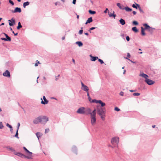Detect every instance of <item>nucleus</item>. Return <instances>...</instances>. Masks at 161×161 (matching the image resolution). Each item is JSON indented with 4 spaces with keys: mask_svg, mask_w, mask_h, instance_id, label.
<instances>
[{
    "mask_svg": "<svg viewBox=\"0 0 161 161\" xmlns=\"http://www.w3.org/2000/svg\"><path fill=\"white\" fill-rule=\"evenodd\" d=\"M40 63V62L39 61H38V60H36V63L35 64V66H37L38 65V64H39Z\"/></svg>",
    "mask_w": 161,
    "mask_h": 161,
    "instance_id": "nucleus-43",
    "label": "nucleus"
},
{
    "mask_svg": "<svg viewBox=\"0 0 161 161\" xmlns=\"http://www.w3.org/2000/svg\"><path fill=\"white\" fill-rule=\"evenodd\" d=\"M85 108L81 107L79 108L77 111V113L80 114H85Z\"/></svg>",
    "mask_w": 161,
    "mask_h": 161,
    "instance_id": "nucleus-8",
    "label": "nucleus"
},
{
    "mask_svg": "<svg viewBox=\"0 0 161 161\" xmlns=\"http://www.w3.org/2000/svg\"><path fill=\"white\" fill-rule=\"evenodd\" d=\"M72 150L74 153H75L76 154H77V153H76L77 148L76 147L74 146H73L72 148Z\"/></svg>",
    "mask_w": 161,
    "mask_h": 161,
    "instance_id": "nucleus-31",
    "label": "nucleus"
},
{
    "mask_svg": "<svg viewBox=\"0 0 161 161\" xmlns=\"http://www.w3.org/2000/svg\"><path fill=\"white\" fill-rule=\"evenodd\" d=\"M76 0H73L72 3L73 4H75L76 3Z\"/></svg>",
    "mask_w": 161,
    "mask_h": 161,
    "instance_id": "nucleus-58",
    "label": "nucleus"
},
{
    "mask_svg": "<svg viewBox=\"0 0 161 161\" xmlns=\"http://www.w3.org/2000/svg\"><path fill=\"white\" fill-rule=\"evenodd\" d=\"M85 114L86 115L90 114L91 115V110L90 108H87L86 109H85Z\"/></svg>",
    "mask_w": 161,
    "mask_h": 161,
    "instance_id": "nucleus-15",
    "label": "nucleus"
},
{
    "mask_svg": "<svg viewBox=\"0 0 161 161\" xmlns=\"http://www.w3.org/2000/svg\"><path fill=\"white\" fill-rule=\"evenodd\" d=\"M81 29L80 30L79 32V34L80 35L82 34L83 32V30H82V27H81Z\"/></svg>",
    "mask_w": 161,
    "mask_h": 161,
    "instance_id": "nucleus-44",
    "label": "nucleus"
},
{
    "mask_svg": "<svg viewBox=\"0 0 161 161\" xmlns=\"http://www.w3.org/2000/svg\"><path fill=\"white\" fill-rule=\"evenodd\" d=\"M97 109H94L92 112H91V115L96 116V114Z\"/></svg>",
    "mask_w": 161,
    "mask_h": 161,
    "instance_id": "nucleus-30",
    "label": "nucleus"
},
{
    "mask_svg": "<svg viewBox=\"0 0 161 161\" xmlns=\"http://www.w3.org/2000/svg\"><path fill=\"white\" fill-rule=\"evenodd\" d=\"M126 40L127 41H129L130 40V37L129 36H127L126 37Z\"/></svg>",
    "mask_w": 161,
    "mask_h": 161,
    "instance_id": "nucleus-54",
    "label": "nucleus"
},
{
    "mask_svg": "<svg viewBox=\"0 0 161 161\" xmlns=\"http://www.w3.org/2000/svg\"><path fill=\"white\" fill-rule=\"evenodd\" d=\"M108 10V9L106 8L105 10L104 11V13H107V11Z\"/></svg>",
    "mask_w": 161,
    "mask_h": 161,
    "instance_id": "nucleus-61",
    "label": "nucleus"
},
{
    "mask_svg": "<svg viewBox=\"0 0 161 161\" xmlns=\"http://www.w3.org/2000/svg\"><path fill=\"white\" fill-rule=\"evenodd\" d=\"M49 131V129H46L45 130V133H48Z\"/></svg>",
    "mask_w": 161,
    "mask_h": 161,
    "instance_id": "nucleus-52",
    "label": "nucleus"
},
{
    "mask_svg": "<svg viewBox=\"0 0 161 161\" xmlns=\"http://www.w3.org/2000/svg\"><path fill=\"white\" fill-rule=\"evenodd\" d=\"M21 11V10L20 8L16 7L15 8L14 10H13L12 11V12L13 13H15L16 12L20 13Z\"/></svg>",
    "mask_w": 161,
    "mask_h": 161,
    "instance_id": "nucleus-16",
    "label": "nucleus"
},
{
    "mask_svg": "<svg viewBox=\"0 0 161 161\" xmlns=\"http://www.w3.org/2000/svg\"><path fill=\"white\" fill-rule=\"evenodd\" d=\"M119 22L120 24L122 25H124L125 24V20L122 19H120L119 20Z\"/></svg>",
    "mask_w": 161,
    "mask_h": 161,
    "instance_id": "nucleus-23",
    "label": "nucleus"
},
{
    "mask_svg": "<svg viewBox=\"0 0 161 161\" xmlns=\"http://www.w3.org/2000/svg\"><path fill=\"white\" fill-rule=\"evenodd\" d=\"M1 39L2 40H4V41H7V39H6L5 38H1Z\"/></svg>",
    "mask_w": 161,
    "mask_h": 161,
    "instance_id": "nucleus-55",
    "label": "nucleus"
},
{
    "mask_svg": "<svg viewBox=\"0 0 161 161\" xmlns=\"http://www.w3.org/2000/svg\"><path fill=\"white\" fill-rule=\"evenodd\" d=\"M41 122L42 124H45L48 121V118L45 116H41Z\"/></svg>",
    "mask_w": 161,
    "mask_h": 161,
    "instance_id": "nucleus-3",
    "label": "nucleus"
},
{
    "mask_svg": "<svg viewBox=\"0 0 161 161\" xmlns=\"http://www.w3.org/2000/svg\"><path fill=\"white\" fill-rule=\"evenodd\" d=\"M4 127V126L2 122H0V129H3Z\"/></svg>",
    "mask_w": 161,
    "mask_h": 161,
    "instance_id": "nucleus-40",
    "label": "nucleus"
},
{
    "mask_svg": "<svg viewBox=\"0 0 161 161\" xmlns=\"http://www.w3.org/2000/svg\"><path fill=\"white\" fill-rule=\"evenodd\" d=\"M43 99L44 101H43L42 98L41 99L42 100L41 103L43 104H47L48 103V101L46 99L45 96L43 97Z\"/></svg>",
    "mask_w": 161,
    "mask_h": 161,
    "instance_id": "nucleus-13",
    "label": "nucleus"
},
{
    "mask_svg": "<svg viewBox=\"0 0 161 161\" xmlns=\"http://www.w3.org/2000/svg\"><path fill=\"white\" fill-rule=\"evenodd\" d=\"M6 148L8 150H9L12 152H15V150L13 147H10L9 146H7L6 147Z\"/></svg>",
    "mask_w": 161,
    "mask_h": 161,
    "instance_id": "nucleus-21",
    "label": "nucleus"
},
{
    "mask_svg": "<svg viewBox=\"0 0 161 161\" xmlns=\"http://www.w3.org/2000/svg\"><path fill=\"white\" fill-rule=\"evenodd\" d=\"M60 75H58V76H56L55 77V80H57L58 79V77Z\"/></svg>",
    "mask_w": 161,
    "mask_h": 161,
    "instance_id": "nucleus-53",
    "label": "nucleus"
},
{
    "mask_svg": "<svg viewBox=\"0 0 161 161\" xmlns=\"http://www.w3.org/2000/svg\"><path fill=\"white\" fill-rule=\"evenodd\" d=\"M139 76L144 78H145V80H146L148 78V76L147 75L143 73L142 74H140Z\"/></svg>",
    "mask_w": 161,
    "mask_h": 161,
    "instance_id": "nucleus-17",
    "label": "nucleus"
},
{
    "mask_svg": "<svg viewBox=\"0 0 161 161\" xmlns=\"http://www.w3.org/2000/svg\"><path fill=\"white\" fill-rule=\"evenodd\" d=\"M90 14H96V12L94 11H92L91 10H89L88 11Z\"/></svg>",
    "mask_w": 161,
    "mask_h": 161,
    "instance_id": "nucleus-33",
    "label": "nucleus"
},
{
    "mask_svg": "<svg viewBox=\"0 0 161 161\" xmlns=\"http://www.w3.org/2000/svg\"><path fill=\"white\" fill-rule=\"evenodd\" d=\"M23 148L24 150L27 153L28 156H26L27 157H30V159L31 158L32 153L30 152L28 149H27L25 147H23Z\"/></svg>",
    "mask_w": 161,
    "mask_h": 161,
    "instance_id": "nucleus-12",
    "label": "nucleus"
},
{
    "mask_svg": "<svg viewBox=\"0 0 161 161\" xmlns=\"http://www.w3.org/2000/svg\"><path fill=\"white\" fill-rule=\"evenodd\" d=\"M111 143L115 147H118L119 143V138L117 137H113L111 140Z\"/></svg>",
    "mask_w": 161,
    "mask_h": 161,
    "instance_id": "nucleus-2",
    "label": "nucleus"
},
{
    "mask_svg": "<svg viewBox=\"0 0 161 161\" xmlns=\"http://www.w3.org/2000/svg\"><path fill=\"white\" fill-rule=\"evenodd\" d=\"M136 4L137 6V7L139 9L140 11V12H143V11L142 10V9H141V7H140V5L138 4H137V3H136Z\"/></svg>",
    "mask_w": 161,
    "mask_h": 161,
    "instance_id": "nucleus-37",
    "label": "nucleus"
},
{
    "mask_svg": "<svg viewBox=\"0 0 161 161\" xmlns=\"http://www.w3.org/2000/svg\"><path fill=\"white\" fill-rule=\"evenodd\" d=\"M137 6L135 4H133L132 5V7L134 8H136V9H137V8L138 7H137Z\"/></svg>",
    "mask_w": 161,
    "mask_h": 161,
    "instance_id": "nucleus-47",
    "label": "nucleus"
},
{
    "mask_svg": "<svg viewBox=\"0 0 161 161\" xmlns=\"http://www.w3.org/2000/svg\"><path fill=\"white\" fill-rule=\"evenodd\" d=\"M22 27V25H21L20 22H19L18 23V26L17 27V29L18 30L20 28Z\"/></svg>",
    "mask_w": 161,
    "mask_h": 161,
    "instance_id": "nucleus-34",
    "label": "nucleus"
},
{
    "mask_svg": "<svg viewBox=\"0 0 161 161\" xmlns=\"http://www.w3.org/2000/svg\"><path fill=\"white\" fill-rule=\"evenodd\" d=\"M92 21V17H90L88 18L86 22L85 23L86 24H87L88 23H90Z\"/></svg>",
    "mask_w": 161,
    "mask_h": 161,
    "instance_id": "nucleus-22",
    "label": "nucleus"
},
{
    "mask_svg": "<svg viewBox=\"0 0 161 161\" xmlns=\"http://www.w3.org/2000/svg\"><path fill=\"white\" fill-rule=\"evenodd\" d=\"M98 114L100 116V118L103 120L105 119L106 109L104 108L100 107H97V108Z\"/></svg>",
    "mask_w": 161,
    "mask_h": 161,
    "instance_id": "nucleus-1",
    "label": "nucleus"
},
{
    "mask_svg": "<svg viewBox=\"0 0 161 161\" xmlns=\"http://www.w3.org/2000/svg\"><path fill=\"white\" fill-rule=\"evenodd\" d=\"M143 25L145 27L144 28L145 30H148L149 28H150V26L147 24H144Z\"/></svg>",
    "mask_w": 161,
    "mask_h": 161,
    "instance_id": "nucleus-26",
    "label": "nucleus"
},
{
    "mask_svg": "<svg viewBox=\"0 0 161 161\" xmlns=\"http://www.w3.org/2000/svg\"><path fill=\"white\" fill-rule=\"evenodd\" d=\"M8 21L9 22V25L10 26H12L15 24V20L14 18H12L11 20H8Z\"/></svg>",
    "mask_w": 161,
    "mask_h": 161,
    "instance_id": "nucleus-11",
    "label": "nucleus"
},
{
    "mask_svg": "<svg viewBox=\"0 0 161 161\" xmlns=\"http://www.w3.org/2000/svg\"><path fill=\"white\" fill-rule=\"evenodd\" d=\"M6 126H7V127H8L9 128H11V127H12V126L11 125H10L9 124H8V123H7V124H6Z\"/></svg>",
    "mask_w": 161,
    "mask_h": 161,
    "instance_id": "nucleus-51",
    "label": "nucleus"
},
{
    "mask_svg": "<svg viewBox=\"0 0 161 161\" xmlns=\"http://www.w3.org/2000/svg\"><path fill=\"white\" fill-rule=\"evenodd\" d=\"M97 28V27H92L91 28H90L89 30V31H90L92 30L95 29Z\"/></svg>",
    "mask_w": 161,
    "mask_h": 161,
    "instance_id": "nucleus-45",
    "label": "nucleus"
},
{
    "mask_svg": "<svg viewBox=\"0 0 161 161\" xmlns=\"http://www.w3.org/2000/svg\"><path fill=\"white\" fill-rule=\"evenodd\" d=\"M41 116H40L36 118L33 120V122L35 124H37L39 123H41Z\"/></svg>",
    "mask_w": 161,
    "mask_h": 161,
    "instance_id": "nucleus-4",
    "label": "nucleus"
},
{
    "mask_svg": "<svg viewBox=\"0 0 161 161\" xmlns=\"http://www.w3.org/2000/svg\"><path fill=\"white\" fill-rule=\"evenodd\" d=\"M88 99L89 100V101L91 103L92 102V101H91V99L90 97H88Z\"/></svg>",
    "mask_w": 161,
    "mask_h": 161,
    "instance_id": "nucleus-57",
    "label": "nucleus"
},
{
    "mask_svg": "<svg viewBox=\"0 0 161 161\" xmlns=\"http://www.w3.org/2000/svg\"><path fill=\"white\" fill-rule=\"evenodd\" d=\"M3 75L7 77H10V76L9 72L8 70H6L3 73Z\"/></svg>",
    "mask_w": 161,
    "mask_h": 161,
    "instance_id": "nucleus-14",
    "label": "nucleus"
},
{
    "mask_svg": "<svg viewBox=\"0 0 161 161\" xmlns=\"http://www.w3.org/2000/svg\"><path fill=\"white\" fill-rule=\"evenodd\" d=\"M14 154L19 157H20L21 158H23L25 157V158H28V159H30V157H27L26 156L24 155L23 154H22V153L19 152L18 153H16L14 152Z\"/></svg>",
    "mask_w": 161,
    "mask_h": 161,
    "instance_id": "nucleus-9",
    "label": "nucleus"
},
{
    "mask_svg": "<svg viewBox=\"0 0 161 161\" xmlns=\"http://www.w3.org/2000/svg\"><path fill=\"white\" fill-rule=\"evenodd\" d=\"M125 58L126 59H128L129 61H130L131 62L133 63H136V62L133 61L131 60H130V59H128L127 58Z\"/></svg>",
    "mask_w": 161,
    "mask_h": 161,
    "instance_id": "nucleus-50",
    "label": "nucleus"
},
{
    "mask_svg": "<svg viewBox=\"0 0 161 161\" xmlns=\"http://www.w3.org/2000/svg\"><path fill=\"white\" fill-rule=\"evenodd\" d=\"M140 93L137 92H135L133 94V95L134 96H138L140 95Z\"/></svg>",
    "mask_w": 161,
    "mask_h": 161,
    "instance_id": "nucleus-42",
    "label": "nucleus"
},
{
    "mask_svg": "<svg viewBox=\"0 0 161 161\" xmlns=\"http://www.w3.org/2000/svg\"><path fill=\"white\" fill-rule=\"evenodd\" d=\"M132 24L136 25H138V22L136 21H134L132 22Z\"/></svg>",
    "mask_w": 161,
    "mask_h": 161,
    "instance_id": "nucleus-39",
    "label": "nucleus"
},
{
    "mask_svg": "<svg viewBox=\"0 0 161 161\" xmlns=\"http://www.w3.org/2000/svg\"><path fill=\"white\" fill-rule=\"evenodd\" d=\"M124 9L127 12L131 11L132 10L131 8H129V7L127 6L125 8H124Z\"/></svg>",
    "mask_w": 161,
    "mask_h": 161,
    "instance_id": "nucleus-29",
    "label": "nucleus"
},
{
    "mask_svg": "<svg viewBox=\"0 0 161 161\" xmlns=\"http://www.w3.org/2000/svg\"><path fill=\"white\" fill-rule=\"evenodd\" d=\"M10 131L12 132V131L13 130L12 127H11H11L10 128Z\"/></svg>",
    "mask_w": 161,
    "mask_h": 161,
    "instance_id": "nucleus-63",
    "label": "nucleus"
},
{
    "mask_svg": "<svg viewBox=\"0 0 161 161\" xmlns=\"http://www.w3.org/2000/svg\"><path fill=\"white\" fill-rule=\"evenodd\" d=\"M114 110L115 111H119L120 110V109L117 107H115L114 108Z\"/></svg>",
    "mask_w": 161,
    "mask_h": 161,
    "instance_id": "nucleus-48",
    "label": "nucleus"
},
{
    "mask_svg": "<svg viewBox=\"0 0 161 161\" xmlns=\"http://www.w3.org/2000/svg\"><path fill=\"white\" fill-rule=\"evenodd\" d=\"M81 89L84 91L88 92L89 90L88 87L85 85L82 81H81Z\"/></svg>",
    "mask_w": 161,
    "mask_h": 161,
    "instance_id": "nucleus-7",
    "label": "nucleus"
},
{
    "mask_svg": "<svg viewBox=\"0 0 161 161\" xmlns=\"http://www.w3.org/2000/svg\"><path fill=\"white\" fill-rule=\"evenodd\" d=\"M9 3L12 4V5H14V3L11 0H9Z\"/></svg>",
    "mask_w": 161,
    "mask_h": 161,
    "instance_id": "nucleus-46",
    "label": "nucleus"
},
{
    "mask_svg": "<svg viewBox=\"0 0 161 161\" xmlns=\"http://www.w3.org/2000/svg\"><path fill=\"white\" fill-rule=\"evenodd\" d=\"M36 135L38 139H39V138L42 135L41 134V133L40 132H36Z\"/></svg>",
    "mask_w": 161,
    "mask_h": 161,
    "instance_id": "nucleus-32",
    "label": "nucleus"
},
{
    "mask_svg": "<svg viewBox=\"0 0 161 161\" xmlns=\"http://www.w3.org/2000/svg\"><path fill=\"white\" fill-rule=\"evenodd\" d=\"M145 82L148 85H151L154 84L155 83V81L149 79L148 78L145 80Z\"/></svg>",
    "mask_w": 161,
    "mask_h": 161,
    "instance_id": "nucleus-10",
    "label": "nucleus"
},
{
    "mask_svg": "<svg viewBox=\"0 0 161 161\" xmlns=\"http://www.w3.org/2000/svg\"><path fill=\"white\" fill-rule=\"evenodd\" d=\"M127 57H128L129 58L130 57V54L129 53H127Z\"/></svg>",
    "mask_w": 161,
    "mask_h": 161,
    "instance_id": "nucleus-60",
    "label": "nucleus"
},
{
    "mask_svg": "<svg viewBox=\"0 0 161 161\" xmlns=\"http://www.w3.org/2000/svg\"><path fill=\"white\" fill-rule=\"evenodd\" d=\"M91 124L92 125H94L96 124V116L91 115L90 117Z\"/></svg>",
    "mask_w": 161,
    "mask_h": 161,
    "instance_id": "nucleus-5",
    "label": "nucleus"
},
{
    "mask_svg": "<svg viewBox=\"0 0 161 161\" xmlns=\"http://www.w3.org/2000/svg\"><path fill=\"white\" fill-rule=\"evenodd\" d=\"M133 13L134 15H135L136 14V12L135 11H133Z\"/></svg>",
    "mask_w": 161,
    "mask_h": 161,
    "instance_id": "nucleus-62",
    "label": "nucleus"
},
{
    "mask_svg": "<svg viewBox=\"0 0 161 161\" xmlns=\"http://www.w3.org/2000/svg\"><path fill=\"white\" fill-rule=\"evenodd\" d=\"M30 4V2H26L23 3V6L24 8H25L26 6H28Z\"/></svg>",
    "mask_w": 161,
    "mask_h": 161,
    "instance_id": "nucleus-28",
    "label": "nucleus"
},
{
    "mask_svg": "<svg viewBox=\"0 0 161 161\" xmlns=\"http://www.w3.org/2000/svg\"><path fill=\"white\" fill-rule=\"evenodd\" d=\"M90 56L91 58V60L93 61H95L98 58L97 57H94L92 56L91 55H90Z\"/></svg>",
    "mask_w": 161,
    "mask_h": 161,
    "instance_id": "nucleus-18",
    "label": "nucleus"
},
{
    "mask_svg": "<svg viewBox=\"0 0 161 161\" xmlns=\"http://www.w3.org/2000/svg\"><path fill=\"white\" fill-rule=\"evenodd\" d=\"M97 59H98V61H99L100 63L101 64H102L104 63V62L102 60L100 59H99L98 58Z\"/></svg>",
    "mask_w": 161,
    "mask_h": 161,
    "instance_id": "nucleus-41",
    "label": "nucleus"
},
{
    "mask_svg": "<svg viewBox=\"0 0 161 161\" xmlns=\"http://www.w3.org/2000/svg\"><path fill=\"white\" fill-rule=\"evenodd\" d=\"M18 130H17L16 134L14 135V136L15 137H16L18 139H19V137L18 136Z\"/></svg>",
    "mask_w": 161,
    "mask_h": 161,
    "instance_id": "nucleus-38",
    "label": "nucleus"
},
{
    "mask_svg": "<svg viewBox=\"0 0 161 161\" xmlns=\"http://www.w3.org/2000/svg\"><path fill=\"white\" fill-rule=\"evenodd\" d=\"M75 43L78 44L79 47H81L83 46V43L80 41H78L76 42Z\"/></svg>",
    "mask_w": 161,
    "mask_h": 161,
    "instance_id": "nucleus-27",
    "label": "nucleus"
},
{
    "mask_svg": "<svg viewBox=\"0 0 161 161\" xmlns=\"http://www.w3.org/2000/svg\"><path fill=\"white\" fill-rule=\"evenodd\" d=\"M124 95V92H121L120 93V95L121 96H123Z\"/></svg>",
    "mask_w": 161,
    "mask_h": 161,
    "instance_id": "nucleus-56",
    "label": "nucleus"
},
{
    "mask_svg": "<svg viewBox=\"0 0 161 161\" xmlns=\"http://www.w3.org/2000/svg\"><path fill=\"white\" fill-rule=\"evenodd\" d=\"M92 103H99L101 104V107H103L105 105V103L103 102L101 100H96L94 99L92 100Z\"/></svg>",
    "mask_w": 161,
    "mask_h": 161,
    "instance_id": "nucleus-6",
    "label": "nucleus"
},
{
    "mask_svg": "<svg viewBox=\"0 0 161 161\" xmlns=\"http://www.w3.org/2000/svg\"><path fill=\"white\" fill-rule=\"evenodd\" d=\"M141 34L143 36H145L146 35V34L144 32V29L143 28V27H141Z\"/></svg>",
    "mask_w": 161,
    "mask_h": 161,
    "instance_id": "nucleus-25",
    "label": "nucleus"
},
{
    "mask_svg": "<svg viewBox=\"0 0 161 161\" xmlns=\"http://www.w3.org/2000/svg\"><path fill=\"white\" fill-rule=\"evenodd\" d=\"M85 34L86 35L88 36V33L87 32L85 33Z\"/></svg>",
    "mask_w": 161,
    "mask_h": 161,
    "instance_id": "nucleus-64",
    "label": "nucleus"
},
{
    "mask_svg": "<svg viewBox=\"0 0 161 161\" xmlns=\"http://www.w3.org/2000/svg\"><path fill=\"white\" fill-rule=\"evenodd\" d=\"M20 125V124L19 123H18V125H17V130H19Z\"/></svg>",
    "mask_w": 161,
    "mask_h": 161,
    "instance_id": "nucleus-49",
    "label": "nucleus"
},
{
    "mask_svg": "<svg viewBox=\"0 0 161 161\" xmlns=\"http://www.w3.org/2000/svg\"><path fill=\"white\" fill-rule=\"evenodd\" d=\"M114 12H113V13L112 14L110 13L109 11L108 12V14L110 17H113L114 19H115V17L116 16V14H114Z\"/></svg>",
    "mask_w": 161,
    "mask_h": 161,
    "instance_id": "nucleus-20",
    "label": "nucleus"
},
{
    "mask_svg": "<svg viewBox=\"0 0 161 161\" xmlns=\"http://www.w3.org/2000/svg\"><path fill=\"white\" fill-rule=\"evenodd\" d=\"M132 30L133 31H134L136 32H137L138 31V30L137 29V28L136 27H133L132 28Z\"/></svg>",
    "mask_w": 161,
    "mask_h": 161,
    "instance_id": "nucleus-35",
    "label": "nucleus"
},
{
    "mask_svg": "<svg viewBox=\"0 0 161 161\" xmlns=\"http://www.w3.org/2000/svg\"><path fill=\"white\" fill-rule=\"evenodd\" d=\"M155 29L154 28L151 27H150V28H149L148 30L150 32H153V30H155Z\"/></svg>",
    "mask_w": 161,
    "mask_h": 161,
    "instance_id": "nucleus-36",
    "label": "nucleus"
},
{
    "mask_svg": "<svg viewBox=\"0 0 161 161\" xmlns=\"http://www.w3.org/2000/svg\"><path fill=\"white\" fill-rule=\"evenodd\" d=\"M117 5L120 9L122 10L124 9V6L123 5H121L120 3H117Z\"/></svg>",
    "mask_w": 161,
    "mask_h": 161,
    "instance_id": "nucleus-19",
    "label": "nucleus"
},
{
    "mask_svg": "<svg viewBox=\"0 0 161 161\" xmlns=\"http://www.w3.org/2000/svg\"><path fill=\"white\" fill-rule=\"evenodd\" d=\"M4 34V35H5L6 37V39H7V41H10L11 40V38L10 37H9L8 35H7V34L5 33H3Z\"/></svg>",
    "mask_w": 161,
    "mask_h": 161,
    "instance_id": "nucleus-24",
    "label": "nucleus"
},
{
    "mask_svg": "<svg viewBox=\"0 0 161 161\" xmlns=\"http://www.w3.org/2000/svg\"><path fill=\"white\" fill-rule=\"evenodd\" d=\"M12 33H13V34H14V35L15 36H17V34H18V33H14V32L13 31H12Z\"/></svg>",
    "mask_w": 161,
    "mask_h": 161,
    "instance_id": "nucleus-59",
    "label": "nucleus"
}]
</instances>
